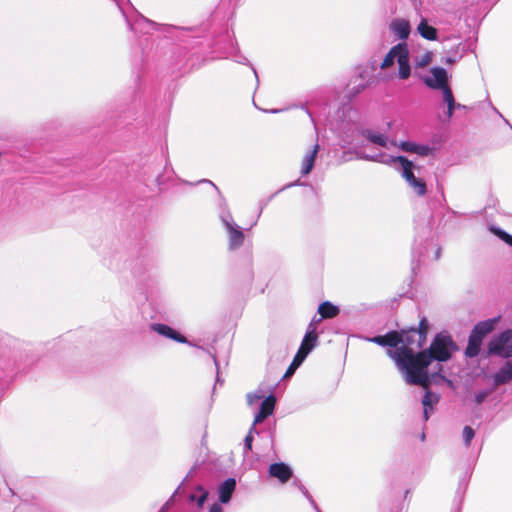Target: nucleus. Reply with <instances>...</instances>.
Returning <instances> with one entry per match:
<instances>
[{"label":"nucleus","mask_w":512,"mask_h":512,"mask_svg":"<svg viewBox=\"0 0 512 512\" xmlns=\"http://www.w3.org/2000/svg\"><path fill=\"white\" fill-rule=\"evenodd\" d=\"M474 430L470 426H465L463 429V439L466 446H469L471 440L474 438Z\"/></svg>","instance_id":"nucleus-29"},{"label":"nucleus","mask_w":512,"mask_h":512,"mask_svg":"<svg viewBox=\"0 0 512 512\" xmlns=\"http://www.w3.org/2000/svg\"><path fill=\"white\" fill-rule=\"evenodd\" d=\"M308 354L304 349H299L293 360L301 364Z\"/></svg>","instance_id":"nucleus-33"},{"label":"nucleus","mask_w":512,"mask_h":512,"mask_svg":"<svg viewBox=\"0 0 512 512\" xmlns=\"http://www.w3.org/2000/svg\"><path fill=\"white\" fill-rule=\"evenodd\" d=\"M275 402H276V399L272 395L268 396L267 398H265L263 400V402L261 403L260 410L254 418V421H253L254 425L261 423L264 419H266L268 416H270L273 413L274 407H275Z\"/></svg>","instance_id":"nucleus-10"},{"label":"nucleus","mask_w":512,"mask_h":512,"mask_svg":"<svg viewBox=\"0 0 512 512\" xmlns=\"http://www.w3.org/2000/svg\"><path fill=\"white\" fill-rule=\"evenodd\" d=\"M318 150H319V145L318 144H315L312 148L311 151H309L303 158V163H302V174L303 175H307L311 172L313 166H314V162H315V158H316V155L318 153Z\"/></svg>","instance_id":"nucleus-16"},{"label":"nucleus","mask_w":512,"mask_h":512,"mask_svg":"<svg viewBox=\"0 0 512 512\" xmlns=\"http://www.w3.org/2000/svg\"><path fill=\"white\" fill-rule=\"evenodd\" d=\"M455 348V344L448 334L439 333L429 349L418 354H414L411 348L406 347L397 351L387 350V354L405 374L407 383L427 388L429 386L427 367L433 360L439 362L449 360Z\"/></svg>","instance_id":"nucleus-1"},{"label":"nucleus","mask_w":512,"mask_h":512,"mask_svg":"<svg viewBox=\"0 0 512 512\" xmlns=\"http://www.w3.org/2000/svg\"><path fill=\"white\" fill-rule=\"evenodd\" d=\"M318 312L321 314L322 318H333L338 315L339 309L330 302H324L319 306Z\"/></svg>","instance_id":"nucleus-22"},{"label":"nucleus","mask_w":512,"mask_h":512,"mask_svg":"<svg viewBox=\"0 0 512 512\" xmlns=\"http://www.w3.org/2000/svg\"><path fill=\"white\" fill-rule=\"evenodd\" d=\"M447 63H452V60L451 59H447L446 61Z\"/></svg>","instance_id":"nucleus-39"},{"label":"nucleus","mask_w":512,"mask_h":512,"mask_svg":"<svg viewBox=\"0 0 512 512\" xmlns=\"http://www.w3.org/2000/svg\"><path fill=\"white\" fill-rule=\"evenodd\" d=\"M254 432H256V430H255V425L253 424L251 426L247 436L245 437V440H244L245 447L248 450H251V448H252V441H253V433Z\"/></svg>","instance_id":"nucleus-31"},{"label":"nucleus","mask_w":512,"mask_h":512,"mask_svg":"<svg viewBox=\"0 0 512 512\" xmlns=\"http://www.w3.org/2000/svg\"><path fill=\"white\" fill-rule=\"evenodd\" d=\"M363 159L370 160V161H376L384 164H395L399 163L401 166V175L402 177L407 181V183H411L412 181H415L416 177L413 173L414 165L411 161H409L407 158L402 156H389L384 153H379L375 155H361L360 156Z\"/></svg>","instance_id":"nucleus-3"},{"label":"nucleus","mask_w":512,"mask_h":512,"mask_svg":"<svg viewBox=\"0 0 512 512\" xmlns=\"http://www.w3.org/2000/svg\"><path fill=\"white\" fill-rule=\"evenodd\" d=\"M209 512H223V509L220 505L218 504H213L211 507H210V510Z\"/></svg>","instance_id":"nucleus-35"},{"label":"nucleus","mask_w":512,"mask_h":512,"mask_svg":"<svg viewBox=\"0 0 512 512\" xmlns=\"http://www.w3.org/2000/svg\"><path fill=\"white\" fill-rule=\"evenodd\" d=\"M269 474L281 483H286L292 477V469L285 463H275L270 465Z\"/></svg>","instance_id":"nucleus-9"},{"label":"nucleus","mask_w":512,"mask_h":512,"mask_svg":"<svg viewBox=\"0 0 512 512\" xmlns=\"http://www.w3.org/2000/svg\"><path fill=\"white\" fill-rule=\"evenodd\" d=\"M365 137L372 143H375L379 146L385 147L388 143V136L379 131L367 130L365 131Z\"/></svg>","instance_id":"nucleus-20"},{"label":"nucleus","mask_w":512,"mask_h":512,"mask_svg":"<svg viewBox=\"0 0 512 512\" xmlns=\"http://www.w3.org/2000/svg\"><path fill=\"white\" fill-rule=\"evenodd\" d=\"M492 231L494 234L499 236L503 241H505L507 244L512 246V236L511 235H509L508 233H506L500 229H497V228H493Z\"/></svg>","instance_id":"nucleus-30"},{"label":"nucleus","mask_w":512,"mask_h":512,"mask_svg":"<svg viewBox=\"0 0 512 512\" xmlns=\"http://www.w3.org/2000/svg\"><path fill=\"white\" fill-rule=\"evenodd\" d=\"M197 490L201 492L200 496L197 497L196 495H191L190 500L197 501L198 507H202L208 497V492L205 491L201 486H198Z\"/></svg>","instance_id":"nucleus-28"},{"label":"nucleus","mask_w":512,"mask_h":512,"mask_svg":"<svg viewBox=\"0 0 512 512\" xmlns=\"http://www.w3.org/2000/svg\"><path fill=\"white\" fill-rule=\"evenodd\" d=\"M489 353L502 357L512 356V330L503 332L489 344Z\"/></svg>","instance_id":"nucleus-5"},{"label":"nucleus","mask_w":512,"mask_h":512,"mask_svg":"<svg viewBox=\"0 0 512 512\" xmlns=\"http://www.w3.org/2000/svg\"><path fill=\"white\" fill-rule=\"evenodd\" d=\"M487 396V393L486 392H481V393H478L475 395V401L477 404H480L482 403V401L485 399V397Z\"/></svg>","instance_id":"nucleus-34"},{"label":"nucleus","mask_w":512,"mask_h":512,"mask_svg":"<svg viewBox=\"0 0 512 512\" xmlns=\"http://www.w3.org/2000/svg\"><path fill=\"white\" fill-rule=\"evenodd\" d=\"M497 321L498 318H493L478 323L473 329L472 334L479 336V338L483 340V338L494 329Z\"/></svg>","instance_id":"nucleus-14"},{"label":"nucleus","mask_w":512,"mask_h":512,"mask_svg":"<svg viewBox=\"0 0 512 512\" xmlns=\"http://www.w3.org/2000/svg\"><path fill=\"white\" fill-rule=\"evenodd\" d=\"M236 481L233 478L226 479L218 487L219 500L222 503H228L235 490Z\"/></svg>","instance_id":"nucleus-11"},{"label":"nucleus","mask_w":512,"mask_h":512,"mask_svg":"<svg viewBox=\"0 0 512 512\" xmlns=\"http://www.w3.org/2000/svg\"><path fill=\"white\" fill-rule=\"evenodd\" d=\"M427 330H428V323L425 318H423L420 321L418 330L412 329L413 334L417 335V337H418V347H421L423 345V343L425 342Z\"/></svg>","instance_id":"nucleus-24"},{"label":"nucleus","mask_w":512,"mask_h":512,"mask_svg":"<svg viewBox=\"0 0 512 512\" xmlns=\"http://www.w3.org/2000/svg\"><path fill=\"white\" fill-rule=\"evenodd\" d=\"M226 229L229 234V246L231 249H235L242 245L244 241V234L239 227L235 226L234 223L227 219H223Z\"/></svg>","instance_id":"nucleus-6"},{"label":"nucleus","mask_w":512,"mask_h":512,"mask_svg":"<svg viewBox=\"0 0 512 512\" xmlns=\"http://www.w3.org/2000/svg\"><path fill=\"white\" fill-rule=\"evenodd\" d=\"M300 489L303 491L305 496L309 497L308 491L303 486H300Z\"/></svg>","instance_id":"nucleus-38"},{"label":"nucleus","mask_w":512,"mask_h":512,"mask_svg":"<svg viewBox=\"0 0 512 512\" xmlns=\"http://www.w3.org/2000/svg\"><path fill=\"white\" fill-rule=\"evenodd\" d=\"M367 340L381 346L397 347L403 339L399 335V332L391 331L383 336H375L367 338Z\"/></svg>","instance_id":"nucleus-7"},{"label":"nucleus","mask_w":512,"mask_h":512,"mask_svg":"<svg viewBox=\"0 0 512 512\" xmlns=\"http://www.w3.org/2000/svg\"><path fill=\"white\" fill-rule=\"evenodd\" d=\"M409 186L413 188L414 192L419 196H423L426 194V184L423 180L419 178H416L415 181L409 183Z\"/></svg>","instance_id":"nucleus-27"},{"label":"nucleus","mask_w":512,"mask_h":512,"mask_svg":"<svg viewBox=\"0 0 512 512\" xmlns=\"http://www.w3.org/2000/svg\"><path fill=\"white\" fill-rule=\"evenodd\" d=\"M263 398V394L255 392V393H249L247 395V402L249 405H253L257 403L259 400Z\"/></svg>","instance_id":"nucleus-32"},{"label":"nucleus","mask_w":512,"mask_h":512,"mask_svg":"<svg viewBox=\"0 0 512 512\" xmlns=\"http://www.w3.org/2000/svg\"><path fill=\"white\" fill-rule=\"evenodd\" d=\"M438 402V396L427 391L423 400H422V403H423V406H424V418L425 420H428V410L429 409H432L433 405H435L436 403Z\"/></svg>","instance_id":"nucleus-23"},{"label":"nucleus","mask_w":512,"mask_h":512,"mask_svg":"<svg viewBox=\"0 0 512 512\" xmlns=\"http://www.w3.org/2000/svg\"><path fill=\"white\" fill-rule=\"evenodd\" d=\"M399 148L405 152L414 153L419 156H428L433 152V149L429 145L419 144L412 141L400 142Z\"/></svg>","instance_id":"nucleus-8"},{"label":"nucleus","mask_w":512,"mask_h":512,"mask_svg":"<svg viewBox=\"0 0 512 512\" xmlns=\"http://www.w3.org/2000/svg\"><path fill=\"white\" fill-rule=\"evenodd\" d=\"M425 85L431 89H439L444 94L446 89H451L448 85V74L444 68L433 67L429 74L422 77Z\"/></svg>","instance_id":"nucleus-4"},{"label":"nucleus","mask_w":512,"mask_h":512,"mask_svg":"<svg viewBox=\"0 0 512 512\" xmlns=\"http://www.w3.org/2000/svg\"><path fill=\"white\" fill-rule=\"evenodd\" d=\"M432 61V52L426 51L423 54L415 57L414 63L416 67H426Z\"/></svg>","instance_id":"nucleus-26"},{"label":"nucleus","mask_w":512,"mask_h":512,"mask_svg":"<svg viewBox=\"0 0 512 512\" xmlns=\"http://www.w3.org/2000/svg\"><path fill=\"white\" fill-rule=\"evenodd\" d=\"M295 370H296V369H295V368H293V367L290 365V366H289V368H288V370H287V371H286V373H285V377H288V376L292 375V374L294 373V371H295Z\"/></svg>","instance_id":"nucleus-36"},{"label":"nucleus","mask_w":512,"mask_h":512,"mask_svg":"<svg viewBox=\"0 0 512 512\" xmlns=\"http://www.w3.org/2000/svg\"><path fill=\"white\" fill-rule=\"evenodd\" d=\"M316 341L317 334L315 332V328L310 324L299 349H304L305 352L310 353L314 348Z\"/></svg>","instance_id":"nucleus-17"},{"label":"nucleus","mask_w":512,"mask_h":512,"mask_svg":"<svg viewBox=\"0 0 512 512\" xmlns=\"http://www.w3.org/2000/svg\"><path fill=\"white\" fill-rule=\"evenodd\" d=\"M300 365H301L300 363H298L297 361H294V360H293V361H292V363H291V366H292L293 368H295V369H297Z\"/></svg>","instance_id":"nucleus-37"},{"label":"nucleus","mask_w":512,"mask_h":512,"mask_svg":"<svg viewBox=\"0 0 512 512\" xmlns=\"http://www.w3.org/2000/svg\"><path fill=\"white\" fill-rule=\"evenodd\" d=\"M482 339L479 338V336H476L471 333L469 337L468 346L466 348V355L469 357L476 356L480 351Z\"/></svg>","instance_id":"nucleus-21"},{"label":"nucleus","mask_w":512,"mask_h":512,"mask_svg":"<svg viewBox=\"0 0 512 512\" xmlns=\"http://www.w3.org/2000/svg\"><path fill=\"white\" fill-rule=\"evenodd\" d=\"M399 335L403 339L400 342V344H403V345L400 346V347L397 346L395 350L391 349L392 351H397V350H399L400 348H403V347L409 348L408 345H410L414 341L413 338L417 336V335L413 334L412 329L409 330V331H401V332H399Z\"/></svg>","instance_id":"nucleus-25"},{"label":"nucleus","mask_w":512,"mask_h":512,"mask_svg":"<svg viewBox=\"0 0 512 512\" xmlns=\"http://www.w3.org/2000/svg\"><path fill=\"white\" fill-rule=\"evenodd\" d=\"M390 28L399 39H406L410 34V24L405 19H396L392 21Z\"/></svg>","instance_id":"nucleus-13"},{"label":"nucleus","mask_w":512,"mask_h":512,"mask_svg":"<svg viewBox=\"0 0 512 512\" xmlns=\"http://www.w3.org/2000/svg\"><path fill=\"white\" fill-rule=\"evenodd\" d=\"M443 101L447 104V112L446 118L449 120L455 111L456 108H464L461 104H457L455 102L453 93L451 89H446L443 94Z\"/></svg>","instance_id":"nucleus-18"},{"label":"nucleus","mask_w":512,"mask_h":512,"mask_svg":"<svg viewBox=\"0 0 512 512\" xmlns=\"http://www.w3.org/2000/svg\"><path fill=\"white\" fill-rule=\"evenodd\" d=\"M493 378L495 385H502L510 382L512 380V363L506 362Z\"/></svg>","instance_id":"nucleus-15"},{"label":"nucleus","mask_w":512,"mask_h":512,"mask_svg":"<svg viewBox=\"0 0 512 512\" xmlns=\"http://www.w3.org/2000/svg\"><path fill=\"white\" fill-rule=\"evenodd\" d=\"M417 31L423 38L427 40L433 41L437 39V30L434 27L428 25L427 21L424 19L419 23Z\"/></svg>","instance_id":"nucleus-19"},{"label":"nucleus","mask_w":512,"mask_h":512,"mask_svg":"<svg viewBox=\"0 0 512 512\" xmlns=\"http://www.w3.org/2000/svg\"><path fill=\"white\" fill-rule=\"evenodd\" d=\"M152 329L157 332L158 334L165 336L167 338L173 339L180 343H186L187 340L184 336L179 334L177 331L172 329L171 327L165 325V324H154L152 325Z\"/></svg>","instance_id":"nucleus-12"},{"label":"nucleus","mask_w":512,"mask_h":512,"mask_svg":"<svg viewBox=\"0 0 512 512\" xmlns=\"http://www.w3.org/2000/svg\"><path fill=\"white\" fill-rule=\"evenodd\" d=\"M397 61L399 65V77L407 79L410 76L411 69L409 65V52L405 43H399L394 46L385 56L381 68L386 69Z\"/></svg>","instance_id":"nucleus-2"}]
</instances>
